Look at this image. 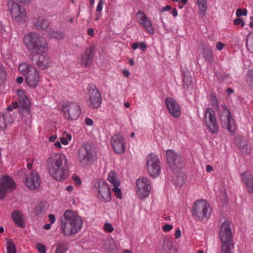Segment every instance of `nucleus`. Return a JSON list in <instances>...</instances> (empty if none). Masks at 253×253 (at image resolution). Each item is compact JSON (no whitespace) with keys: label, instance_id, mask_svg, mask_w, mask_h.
<instances>
[{"label":"nucleus","instance_id":"nucleus-1","mask_svg":"<svg viewBox=\"0 0 253 253\" xmlns=\"http://www.w3.org/2000/svg\"><path fill=\"white\" fill-rule=\"evenodd\" d=\"M46 168L50 176L56 181H62L67 176L68 160L63 154H51L46 160Z\"/></svg>","mask_w":253,"mask_h":253},{"label":"nucleus","instance_id":"nucleus-2","mask_svg":"<svg viewBox=\"0 0 253 253\" xmlns=\"http://www.w3.org/2000/svg\"><path fill=\"white\" fill-rule=\"evenodd\" d=\"M83 221L78 213L72 210H66L61 217L60 229L63 234L70 236L81 230Z\"/></svg>","mask_w":253,"mask_h":253},{"label":"nucleus","instance_id":"nucleus-3","mask_svg":"<svg viewBox=\"0 0 253 253\" xmlns=\"http://www.w3.org/2000/svg\"><path fill=\"white\" fill-rule=\"evenodd\" d=\"M23 42L30 54L46 52L48 49L46 39L37 33H29L25 35Z\"/></svg>","mask_w":253,"mask_h":253},{"label":"nucleus","instance_id":"nucleus-4","mask_svg":"<svg viewBox=\"0 0 253 253\" xmlns=\"http://www.w3.org/2000/svg\"><path fill=\"white\" fill-rule=\"evenodd\" d=\"M19 70L25 78L26 84L31 87H36L39 82L40 76L39 72L37 69L24 62L19 66Z\"/></svg>","mask_w":253,"mask_h":253},{"label":"nucleus","instance_id":"nucleus-5","mask_svg":"<svg viewBox=\"0 0 253 253\" xmlns=\"http://www.w3.org/2000/svg\"><path fill=\"white\" fill-rule=\"evenodd\" d=\"M211 209L210 205L204 200H198L192 207V216L196 220L203 221L210 217Z\"/></svg>","mask_w":253,"mask_h":253},{"label":"nucleus","instance_id":"nucleus-6","mask_svg":"<svg viewBox=\"0 0 253 253\" xmlns=\"http://www.w3.org/2000/svg\"><path fill=\"white\" fill-rule=\"evenodd\" d=\"M61 111L65 119L74 121L78 119L80 116L81 108L76 102H67L63 104Z\"/></svg>","mask_w":253,"mask_h":253},{"label":"nucleus","instance_id":"nucleus-7","mask_svg":"<svg viewBox=\"0 0 253 253\" xmlns=\"http://www.w3.org/2000/svg\"><path fill=\"white\" fill-rule=\"evenodd\" d=\"M166 155L170 169L176 174L184 167L183 158L173 150H168L166 151Z\"/></svg>","mask_w":253,"mask_h":253},{"label":"nucleus","instance_id":"nucleus-8","mask_svg":"<svg viewBox=\"0 0 253 253\" xmlns=\"http://www.w3.org/2000/svg\"><path fill=\"white\" fill-rule=\"evenodd\" d=\"M219 237L222 243L221 246H234L233 235L229 221L225 220L221 224L219 232Z\"/></svg>","mask_w":253,"mask_h":253},{"label":"nucleus","instance_id":"nucleus-9","mask_svg":"<svg viewBox=\"0 0 253 253\" xmlns=\"http://www.w3.org/2000/svg\"><path fill=\"white\" fill-rule=\"evenodd\" d=\"M146 167L150 175L153 177L158 176L161 173L160 161L158 156L154 153L147 155L146 159Z\"/></svg>","mask_w":253,"mask_h":253},{"label":"nucleus","instance_id":"nucleus-10","mask_svg":"<svg viewBox=\"0 0 253 253\" xmlns=\"http://www.w3.org/2000/svg\"><path fill=\"white\" fill-rule=\"evenodd\" d=\"M94 150L89 143H84L79 149L78 160L83 166H87L93 157Z\"/></svg>","mask_w":253,"mask_h":253},{"label":"nucleus","instance_id":"nucleus-11","mask_svg":"<svg viewBox=\"0 0 253 253\" xmlns=\"http://www.w3.org/2000/svg\"><path fill=\"white\" fill-rule=\"evenodd\" d=\"M93 190L98 193L97 196L101 197L105 202L111 200V196L108 185L103 180H96L94 181Z\"/></svg>","mask_w":253,"mask_h":253},{"label":"nucleus","instance_id":"nucleus-12","mask_svg":"<svg viewBox=\"0 0 253 253\" xmlns=\"http://www.w3.org/2000/svg\"><path fill=\"white\" fill-rule=\"evenodd\" d=\"M204 118L206 125L212 133H216L218 130V125L214 111L211 108H206L204 111Z\"/></svg>","mask_w":253,"mask_h":253},{"label":"nucleus","instance_id":"nucleus-13","mask_svg":"<svg viewBox=\"0 0 253 253\" xmlns=\"http://www.w3.org/2000/svg\"><path fill=\"white\" fill-rule=\"evenodd\" d=\"M136 193L140 199L147 197L150 193L151 186L148 179L145 177L138 178L136 181Z\"/></svg>","mask_w":253,"mask_h":253},{"label":"nucleus","instance_id":"nucleus-14","mask_svg":"<svg viewBox=\"0 0 253 253\" xmlns=\"http://www.w3.org/2000/svg\"><path fill=\"white\" fill-rule=\"evenodd\" d=\"M15 183L8 176H3L0 179V199H3L8 192L13 190Z\"/></svg>","mask_w":253,"mask_h":253},{"label":"nucleus","instance_id":"nucleus-15","mask_svg":"<svg viewBox=\"0 0 253 253\" xmlns=\"http://www.w3.org/2000/svg\"><path fill=\"white\" fill-rule=\"evenodd\" d=\"M31 60L34 65L37 66L41 69H45L49 66V59L46 52H40L30 54Z\"/></svg>","mask_w":253,"mask_h":253},{"label":"nucleus","instance_id":"nucleus-16","mask_svg":"<svg viewBox=\"0 0 253 253\" xmlns=\"http://www.w3.org/2000/svg\"><path fill=\"white\" fill-rule=\"evenodd\" d=\"M95 48L96 47L94 44H91L87 47L85 49L84 52L81 55L80 62L82 67L86 68L92 64Z\"/></svg>","mask_w":253,"mask_h":253},{"label":"nucleus","instance_id":"nucleus-17","mask_svg":"<svg viewBox=\"0 0 253 253\" xmlns=\"http://www.w3.org/2000/svg\"><path fill=\"white\" fill-rule=\"evenodd\" d=\"M220 118L222 123H224V125L226 126L227 129L231 134H233L235 131L236 126L234 120L231 116L230 110L226 107H225Z\"/></svg>","mask_w":253,"mask_h":253},{"label":"nucleus","instance_id":"nucleus-18","mask_svg":"<svg viewBox=\"0 0 253 253\" xmlns=\"http://www.w3.org/2000/svg\"><path fill=\"white\" fill-rule=\"evenodd\" d=\"M102 103V97L98 89L95 87L89 90V97L88 104L93 109L98 108Z\"/></svg>","mask_w":253,"mask_h":253},{"label":"nucleus","instance_id":"nucleus-19","mask_svg":"<svg viewBox=\"0 0 253 253\" xmlns=\"http://www.w3.org/2000/svg\"><path fill=\"white\" fill-rule=\"evenodd\" d=\"M24 182L27 187L31 190H36L41 184V179L36 171L31 172L27 174Z\"/></svg>","mask_w":253,"mask_h":253},{"label":"nucleus","instance_id":"nucleus-20","mask_svg":"<svg viewBox=\"0 0 253 253\" xmlns=\"http://www.w3.org/2000/svg\"><path fill=\"white\" fill-rule=\"evenodd\" d=\"M165 104L169 114L174 118H178L181 115V108L177 102L171 97L165 99Z\"/></svg>","mask_w":253,"mask_h":253},{"label":"nucleus","instance_id":"nucleus-21","mask_svg":"<svg viewBox=\"0 0 253 253\" xmlns=\"http://www.w3.org/2000/svg\"><path fill=\"white\" fill-rule=\"evenodd\" d=\"M8 8L12 17L15 19L22 18L26 15L25 9L13 1L8 3Z\"/></svg>","mask_w":253,"mask_h":253},{"label":"nucleus","instance_id":"nucleus-22","mask_svg":"<svg viewBox=\"0 0 253 253\" xmlns=\"http://www.w3.org/2000/svg\"><path fill=\"white\" fill-rule=\"evenodd\" d=\"M111 145L114 151L118 154H122L125 150L124 139L120 134H116L112 136Z\"/></svg>","mask_w":253,"mask_h":253},{"label":"nucleus","instance_id":"nucleus-23","mask_svg":"<svg viewBox=\"0 0 253 253\" xmlns=\"http://www.w3.org/2000/svg\"><path fill=\"white\" fill-rule=\"evenodd\" d=\"M137 16L139 18V23L143 26L145 30L149 34H153L155 33L154 29L152 27L151 21L144 12L139 10L137 13Z\"/></svg>","mask_w":253,"mask_h":253},{"label":"nucleus","instance_id":"nucleus-24","mask_svg":"<svg viewBox=\"0 0 253 253\" xmlns=\"http://www.w3.org/2000/svg\"><path fill=\"white\" fill-rule=\"evenodd\" d=\"M241 178L249 193H253V175L251 172L246 171L241 174Z\"/></svg>","mask_w":253,"mask_h":253},{"label":"nucleus","instance_id":"nucleus-25","mask_svg":"<svg viewBox=\"0 0 253 253\" xmlns=\"http://www.w3.org/2000/svg\"><path fill=\"white\" fill-rule=\"evenodd\" d=\"M18 96L19 104L20 108L23 110H28L30 105V101L23 90H18L17 92Z\"/></svg>","mask_w":253,"mask_h":253},{"label":"nucleus","instance_id":"nucleus-26","mask_svg":"<svg viewBox=\"0 0 253 253\" xmlns=\"http://www.w3.org/2000/svg\"><path fill=\"white\" fill-rule=\"evenodd\" d=\"M11 217L15 223L20 227H24L25 224L23 215L18 210L14 211L11 213Z\"/></svg>","mask_w":253,"mask_h":253},{"label":"nucleus","instance_id":"nucleus-27","mask_svg":"<svg viewBox=\"0 0 253 253\" xmlns=\"http://www.w3.org/2000/svg\"><path fill=\"white\" fill-rule=\"evenodd\" d=\"M12 122V118L9 113L0 115V128L3 129Z\"/></svg>","mask_w":253,"mask_h":253},{"label":"nucleus","instance_id":"nucleus-28","mask_svg":"<svg viewBox=\"0 0 253 253\" xmlns=\"http://www.w3.org/2000/svg\"><path fill=\"white\" fill-rule=\"evenodd\" d=\"M48 20L42 17H39L35 20L34 25L38 30H44L48 27Z\"/></svg>","mask_w":253,"mask_h":253},{"label":"nucleus","instance_id":"nucleus-29","mask_svg":"<svg viewBox=\"0 0 253 253\" xmlns=\"http://www.w3.org/2000/svg\"><path fill=\"white\" fill-rule=\"evenodd\" d=\"M203 57L208 62H213V54L212 50L208 47H205L203 49Z\"/></svg>","mask_w":253,"mask_h":253},{"label":"nucleus","instance_id":"nucleus-30","mask_svg":"<svg viewBox=\"0 0 253 253\" xmlns=\"http://www.w3.org/2000/svg\"><path fill=\"white\" fill-rule=\"evenodd\" d=\"M247 49L253 54V32L248 34L246 39Z\"/></svg>","mask_w":253,"mask_h":253},{"label":"nucleus","instance_id":"nucleus-31","mask_svg":"<svg viewBox=\"0 0 253 253\" xmlns=\"http://www.w3.org/2000/svg\"><path fill=\"white\" fill-rule=\"evenodd\" d=\"M67 250V246L64 242H59L56 244L55 253H64Z\"/></svg>","mask_w":253,"mask_h":253},{"label":"nucleus","instance_id":"nucleus-32","mask_svg":"<svg viewBox=\"0 0 253 253\" xmlns=\"http://www.w3.org/2000/svg\"><path fill=\"white\" fill-rule=\"evenodd\" d=\"M108 181L113 184V185L115 184H120V182L118 180L116 174L114 171H110L108 176Z\"/></svg>","mask_w":253,"mask_h":253},{"label":"nucleus","instance_id":"nucleus-33","mask_svg":"<svg viewBox=\"0 0 253 253\" xmlns=\"http://www.w3.org/2000/svg\"><path fill=\"white\" fill-rule=\"evenodd\" d=\"M6 250L7 253H16V247L14 243L11 240L7 241Z\"/></svg>","mask_w":253,"mask_h":253},{"label":"nucleus","instance_id":"nucleus-34","mask_svg":"<svg viewBox=\"0 0 253 253\" xmlns=\"http://www.w3.org/2000/svg\"><path fill=\"white\" fill-rule=\"evenodd\" d=\"M199 9L200 14L204 15L207 10V1L197 3Z\"/></svg>","mask_w":253,"mask_h":253},{"label":"nucleus","instance_id":"nucleus-35","mask_svg":"<svg viewBox=\"0 0 253 253\" xmlns=\"http://www.w3.org/2000/svg\"><path fill=\"white\" fill-rule=\"evenodd\" d=\"M49 36L51 38L59 40L63 39L64 35L62 32L52 31L49 33Z\"/></svg>","mask_w":253,"mask_h":253},{"label":"nucleus","instance_id":"nucleus-36","mask_svg":"<svg viewBox=\"0 0 253 253\" xmlns=\"http://www.w3.org/2000/svg\"><path fill=\"white\" fill-rule=\"evenodd\" d=\"M44 211V209L42 204L38 205L35 209V213L38 216H41Z\"/></svg>","mask_w":253,"mask_h":253},{"label":"nucleus","instance_id":"nucleus-37","mask_svg":"<svg viewBox=\"0 0 253 253\" xmlns=\"http://www.w3.org/2000/svg\"><path fill=\"white\" fill-rule=\"evenodd\" d=\"M183 76L184 84L188 87L191 85L192 83V77L191 75L186 74L185 73H184Z\"/></svg>","mask_w":253,"mask_h":253},{"label":"nucleus","instance_id":"nucleus-38","mask_svg":"<svg viewBox=\"0 0 253 253\" xmlns=\"http://www.w3.org/2000/svg\"><path fill=\"white\" fill-rule=\"evenodd\" d=\"M120 184H115L114 186L113 189H112V190L114 192V194L115 195V196L119 198V199H122V194H121V189L119 188V186Z\"/></svg>","mask_w":253,"mask_h":253},{"label":"nucleus","instance_id":"nucleus-39","mask_svg":"<svg viewBox=\"0 0 253 253\" xmlns=\"http://www.w3.org/2000/svg\"><path fill=\"white\" fill-rule=\"evenodd\" d=\"M71 139V135L67 133L65 135H64L60 138V142L63 145H67L68 144V141H70Z\"/></svg>","mask_w":253,"mask_h":253},{"label":"nucleus","instance_id":"nucleus-40","mask_svg":"<svg viewBox=\"0 0 253 253\" xmlns=\"http://www.w3.org/2000/svg\"><path fill=\"white\" fill-rule=\"evenodd\" d=\"M210 102L211 103V105L214 107L216 109H218L219 108L218 100L215 94L211 95Z\"/></svg>","mask_w":253,"mask_h":253},{"label":"nucleus","instance_id":"nucleus-41","mask_svg":"<svg viewBox=\"0 0 253 253\" xmlns=\"http://www.w3.org/2000/svg\"><path fill=\"white\" fill-rule=\"evenodd\" d=\"M247 81L250 88L253 89V74L252 72H249L247 76Z\"/></svg>","mask_w":253,"mask_h":253},{"label":"nucleus","instance_id":"nucleus-42","mask_svg":"<svg viewBox=\"0 0 253 253\" xmlns=\"http://www.w3.org/2000/svg\"><path fill=\"white\" fill-rule=\"evenodd\" d=\"M234 248V246H221L220 253H233L232 250Z\"/></svg>","mask_w":253,"mask_h":253},{"label":"nucleus","instance_id":"nucleus-43","mask_svg":"<svg viewBox=\"0 0 253 253\" xmlns=\"http://www.w3.org/2000/svg\"><path fill=\"white\" fill-rule=\"evenodd\" d=\"M103 229L106 232L112 233L114 229L110 223L106 222L104 225Z\"/></svg>","mask_w":253,"mask_h":253},{"label":"nucleus","instance_id":"nucleus-44","mask_svg":"<svg viewBox=\"0 0 253 253\" xmlns=\"http://www.w3.org/2000/svg\"><path fill=\"white\" fill-rule=\"evenodd\" d=\"M247 14V10L246 9H242L241 8H238L237 9L236 12V15L238 17H240L241 16H246Z\"/></svg>","mask_w":253,"mask_h":253},{"label":"nucleus","instance_id":"nucleus-45","mask_svg":"<svg viewBox=\"0 0 253 253\" xmlns=\"http://www.w3.org/2000/svg\"><path fill=\"white\" fill-rule=\"evenodd\" d=\"M233 23L235 25H240L242 28L244 27L245 26V22L243 21V20L242 18H238L235 19Z\"/></svg>","mask_w":253,"mask_h":253},{"label":"nucleus","instance_id":"nucleus-46","mask_svg":"<svg viewBox=\"0 0 253 253\" xmlns=\"http://www.w3.org/2000/svg\"><path fill=\"white\" fill-rule=\"evenodd\" d=\"M103 6V0H100L99 1V2L98 3L97 5V7L96 9V12L97 13L99 12V13H102Z\"/></svg>","mask_w":253,"mask_h":253},{"label":"nucleus","instance_id":"nucleus-47","mask_svg":"<svg viewBox=\"0 0 253 253\" xmlns=\"http://www.w3.org/2000/svg\"><path fill=\"white\" fill-rule=\"evenodd\" d=\"M108 245L109 246V250L110 251L113 252L116 250V247L115 242L114 240H109L108 241Z\"/></svg>","mask_w":253,"mask_h":253},{"label":"nucleus","instance_id":"nucleus-48","mask_svg":"<svg viewBox=\"0 0 253 253\" xmlns=\"http://www.w3.org/2000/svg\"><path fill=\"white\" fill-rule=\"evenodd\" d=\"M37 248L39 252L41 253H45V247L40 243L37 245Z\"/></svg>","mask_w":253,"mask_h":253},{"label":"nucleus","instance_id":"nucleus-49","mask_svg":"<svg viewBox=\"0 0 253 253\" xmlns=\"http://www.w3.org/2000/svg\"><path fill=\"white\" fill-rule=\"evenodd\" d=\"M19 106V104L17 102H14L13 103L12 107L11 106H9L7 107V110L8 111H11L12 109H16L18 108V107Z\"/></svg>","mask_w":253,"mask_h":253},{"label":"nucleus","instance_id":"nucleus-50","mask_svg":"<svg viewBox=\"0 0 253 253\" xmlns=\"http://www.w3.org/2000/svg\"><path fill=\"white\" fill-rule=\"evenodd\" d=\"M73 178L74 182L76 185L79 186L81 184L82 181H81L80 178L78 176H75L73 177Z\"/></svg>","mask_w":253,"mask_h":253},{"label":"nucleus","instance_id":"nucleus-51","mask_svg":"<svg viewBox=\"0 0 253 253\" xmlns=\"http://www.w3.org/2000/svg\"><path fill=\"white\" fill-rule=\"evenodd\" d=\"M5 72L4 70L0 66V80H2L5 78Z\"/></svg>","mask_w":253,"mask_h":253},{"label":"nucleus","instance_id":"nucleus-52","mask_svg":"<svg viewBox=\"0 0 253 253\" xmlns=\"http://www.w3.org/2000/svg\"><path fill=\"white\" fill-rule=\"evenodd\" d=\"M172 229V226L169 224H166L163 227V230L165 232H169Z\"/></svg>","mask_w":253,"mask_h":253},{"label":"nucleus","instance_id":"nucleus-53","mask_svg":"<svg viewBox=\"0 0 253 253\" xmlns=\"http://www.w3.org/2000/svg\"><path fill=\"white\" fill-rule=\"evenodd\" d=\"M84 123L87 126H91L93 125V121L89 118H85Z\"/></svg>","mask_w":253,"mask_h":253},{"label":"nucleus","instance_id":"nucleus-54","mask_svg":"<svg viewBox=\"0 0 253 253\" xmlns=\"http://www.w3.org/2000/svg\"><path fill=\"white\" fill-rule=\"evenodd\" d=\"M224 46V44L220 42H218L216 43V47L218 50H221Z\"/></svg>","mask_w":253,"mask_h":253},{"label":"nucleus","instance_id":"nucleus-55","mask_svg":"<svg viewBox=\"0 0 253 253\" xmlns=\"http://www.w3.org/2000/svg\"><path fill=\"white\" fill-rule=\"evenodd\" d=\"M139 47L141 50H145L147 48V45L143 42H139Z\"/></svg>","mask_w":253,"mask_h":253},{"label":"nucleus","instance_id":"nucleus-56","mask_svg":"<svg viewBox=\"0 0 253 253\" xmlns=\"http://www.w3.org/2000/svg\"><path fill=\"white\" fill-rule=\"evenodd\" d=\"M122 73L124 76H125L126 78H128L130 75V72L129 71L126 69H124L122 70Z\"/></svg>","mask_w":253,"mask_h":253},{"label":"nucleus","instance_id":"nucleus-57","mask_svg":"<svg viewBox=\"0 0 253 253\" xmlns=\"http://www.w3.org/2000/svg\"><path fill=\"white\" fill-rule=\"evenodd\" d=\"M87 34L91 37H93L94 35V29L93 28H89L87 30Z\"/></svg>","mask_w":253,"mask_h":253},{"label":"nucleus","instance_id":"nucleus-58","mask_svg":"<svg viewBox=\"0 0 253 253\" xmlns=\"http://www.w3.org/2000/svg\"><path fill=\"white\" fill-rule=\"evenodd\" d=\"M49 220H50L51 223H53L55 221V217L54 215L52 214H50L48 215Z\"/></svg>","mask_w":253,"mask_h":253},{"label":"nucleus","instance_id":"nucleus-59","mask_svg":"<svg viewBox=\"0 0 253 253\" xmlns=\"http://www.w3.org/2000/svg\"><path fill=\"white\" fill-rule=\"evenodd\" d=\"M171 9V6L170 5H167L166 6H164L162 7L161 12H164L167 11H169Z\"/></svg>","mask_w":253,"mask_h":253},{"label":"nucleus","instance_id":"nucleus-60","mask_svg":"<svg viewBox=\"0 0 253 253\" xmlns=\"http://www.w3.org/2000/svg\"><path fill=\"white\" fill-rule=\"evenodd\" d=\"M101 16H102L101 13H99V12L97 13L96 12L95 20L98 21L101 18Z\"/></svg>","mask_w":253,"mask_h":253},{"label":"nucleus","instance_id":"nucleus-61","mask_svg":"<svg viewBox=\"0 0 253 253\" xmlns=\"http://www.w3.org/2000/svg\"><path fill=\"white\" fill-rule=\"evenodd\" d=\"M181 236V231L180 229H177L175 232V237L176 238H178Z\"/></svg>","mask_w":253,"mask_h":253},{"label":"nucleus","instance_id":"nucleus-62","mask_svg":"<svg viewBox=\"0 0 253 253\" xmlns=\"http://www.w3.org/2000/svg\"><path fill=\"white\" fill-rule=\"evenodd\" d=\"M139 42H135L132 44V48L134 50L136 49L139 47Z\"/></svg>","mask_w":253,"mask_h":253},{"label":"nucleus","instance_id":"nucleus-63","mask_svg":"<svg viewBox=\"0 0 253 253\" xmlns=\"http://www.w3.org/2000/svg\"><path fill=\"white\" fill-rule=\"evenodd\" d=\"M57 139V135H53L49 138V141L50 142H54Z\"/></svg>","mask_w":253,"mask_h":253},{"label":"nucleus","instance_id":"nucleus-64","mask_svg":"<svg viewBox=\"0 0 253 253\" xmlns=\"http://www.w3.org/2000/svg\"><path fill=\"white\" fill-rule=\"evenodd\" d=\"M251 22L249 24V26L250 28L253 29V16L250 17Z\"/></svg>","mask_w":253,"mask_h":253}]
</instances>
